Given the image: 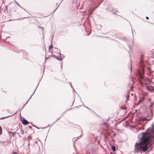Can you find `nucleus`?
Returning a JSON list of instances; mask_svg holds the SVG:
<instances>
[{"instance_id":"obj_1","label":"nucleus","mask_w":154,"mask_h":154,"mask_svg":"<svg viewBox=\"0 0 154 154\" xmlns=\"http://www.w3.org/2000/svg\"><path fill=\"white\" fill-rule=\"evenodd\" d=\"M140 136V141L136 143L135 146L134 152L142 151L145 152L148 149V146L150 142L154 140V123L152 125V128L148 129L145 132L142 133Z\"/></svg>"},{"instance_id":"obj_2","label":"nucleus","mask_w":154,"mask_h":154,"mask_svg":"<svg viewBox=\"0 0 154 154\" xmlns=\"http://www.w3.org/2000/svg\"><path fill=\"white\" fill-rule=\"evenodd\" d=\"M146 88L149 91H154V88L152 86H146Z\"/></svg>"},{"instance_id":"obj_3","label":"nucleus","mask_w":154,"mask_h":154,"mask_svg":"<svg viewBox=\"0 0 154 154\" xmlns=\"http://www.w3.org/2000/svg\"><path fill=\"white\" fill-rule=\"evenodd\" d=\"M22 123L24 125H27L29 123L28 122L24 119H23Z\"/></svg>"},{"instance_id":"obj_4","label":"nucleus","mask_w":154,"mask_h":154,"mask_svg":"<svg viewBox=\"0 0 154 154\" xmlns=\"http://www.w3.org/2000/svg\"><path fill=\"white\" fill-rule=\"evenodd\" d=\"M53 57L55 58H56L57 60H62L61 57H57L56 55H53L52 56Z\"/></svg>"},{"instance_id":"obj_5","label":"nucleus","mask_w":154,"mask_h":154,"mask_svg":"<svg viewBox=\"0 0 154 154\" xmlns=\"http://www.w3.org/2000/svg\"><path fill=\"white\" fill-rule=\"evenodd\" d=\"M38 85H37V86L36 88H35V90H34V92H33V93L31 95V96H30V98H29V99L28 100V101H27V102L25 104V105H24L23 107H24V106H25V105H26V104L27 103V102H28V101H29V100L31 98V97L33 95V94H34V93H35V90H36V88H37V87H38Z\"/></svg>"},{"instance_id":"obj_6","label":"nucleus","mask_w":154,"mask_h":154,"mask_svg":"<svg viewBox=\"0 0 154 154\" xmlns=\"http://www.w3.org/2000/svg\"><path fill=\"white\" fill-rule=\"evenodd\" d=\"M112 150L113 151H116V147L113 146H112L111 147Z\"/></svg>"},{"instance_id":"obj_7","label":"nucleus","mask_w":154,"mask_h":154,"mask_svg":"<svg viewBox=\"0 0 154 154\" xmlns=\"http://www.w3.org/2000/svg\"><path fill=\"white\" fill-rule=\"evenodd\" d=\"M129 95L128 94H127L126 95V98L127 100H128L129 99Z\"/></svg>"},{"instance_id":"obj_8","label":"nucleus","mask_w":154,"mask_h":154,"mask_svg":"<svg viewBox=\"0 0 154 154\" xmlns=\"http://www.w3.org/2000/svg\"><path fill=\"white\" fill-rule=\"evenodd\" d=\"M52 47V45H51L49 48V51H50L51 48Z\"/></svg>"},{"instance_id":"obj_9","label":"nucleus","mask_w":154,"mask_h":154,"mask_svg":"<svg viewBox=\"0 0 154 154\" xmlns=\"http://www.w3.org/2000/svg\"><path fill=\"white\" fill-rule=\"evenodd\" d=\"M20 131V130H19L18 129L16 131V133L17 134H19L20 132L19 131Z\"/></svg>"},{"instance_id":"obj_10","label":"nucleus","mask_w":154,"mask_h":154,"mask_svg":"<svg viewBox=\"0 0 154 154\" xmlns=\"http://www.w3.org/2000/svg\"><path fill=\"white\" fill-rule=\"evenodd\" d=\"M153 103H152V104L150 105V108L151 109H151L153 108Z\"/></svg>"},{"instance_id":"obj_11","label":"nucleus","mask_w":154,"mask_h":154,"mask_svg":"<svg viewBox=\"0 0 154 154\" xmlns=\"http://www.w3.org/2000/svg\"><path fill=\"white\" fill-rule=\"evenodd\" d=\"M20 131L22 134H23L24 132L23 130H20Z\"/></svg>"},{"instance_id":"obj_12","label":"nucleus","mask_w":154,"mask_h":154,"mask_svg":"<svg viewBox=\"0 0 154 154\" xmlns=\"http://www.w3.org/2000/svg\"><path fill=\"white\" fill-rule=\"evenodd\" d=\"M8 117H5L0 118V119H4L5 118H8Z\"/></svg>"},{"instance_id":"obj_13","label":"nucleus","mask_w":154,"mask_h":154,"mask_svg":"<svg viewBox=\"0 0 154 154\" xmlns=\"http://www.w3.org/2000/svg\"><path fill=\"white\" fill-rule=\"evenodd\" d=\"M140 64L141 66H142V65H143V63H142V60H141V61H140Z\"/></svg>"},{"instance_id":"obj_14","label":"nucleus","mask_w":154,"mask_h":154,"mask_svg":"<svg viewBox=\"0 0 154 154\" xmlns=\"http://www.w3.org/2000/svg\"><path fill=\"white\" fill-rule=\"evenodd\" d=\"M70 86H71V88H72L73 89V91H75V90H74V88H73V87H72V85H71H71H70Z\"/></svg>"},{"instance_id":"obj_15","label":"nucleus","mask_w":154,"mask_h":154,"mask_svg":"<svg viewBox=\"0 0 154 154\" xmlns=\"http://www.w3.org/2000/svg\"><path fill=\"white\" fill-rule=\"evenodd\" d=\"M0 143H4L5 142L4 141H0Z\"/></svg>"},{"instance_id":"obj_16","label":"nucleus","mask_w":154,"mask_h":154,"mask_svg":"<svg viewBox=\"0 0 154 154\" xmlns=\"http://www.w3.org/2000/svg\"><path fill=\"white\" fill-rule=\"evenodd\" d=\"M81 137H82L81 135H80V136L78 137L77 139H78L79 138H80Z\"/></svg>"},{"instance_id":"obj_17","label":"nucleus","mask_w":154,"mask_h":154,"mask_svg":"<svg viewBox=\"0 0 154 154\" xmlns=\"http://www.w3.org/2000/svg\"><path fill=\"white\" fill-rule=\"evenodd\" d=\"M109 10L110 11H113V10L112 9H109Z\"/></svg>"},{"instance_id":"obj_18","label":"nucleus","mask_w":154,"mask_h":154,"mask_svg":"<svg viewBox=\"0 0 154 154\" xmlns=\"http://www.w3.org/2000/svg\"><path fill=\"white\" fill-rule=\"evenodd\" d=\"M32 125L34 127H36V128H38V129H39V128H38L37 127H36L35 125Z\"/></svg>"},{"instance_id":"obj_19","label":"nucleus","mask_w":154,"mask_h":154,"mask_svg":"<svg viewBox=\"0 0 154 154\" xmlns=\"http://www.w3.org/2000/svg\"><path fill=\"white\" fill-rule=\"evenodd\" d=\"M146 19H149V17H146Z\"/></svg>"},{"instance_id":"obj_20","label":"nucleus","mask_w":154,"mask_h":154,"mask_svg":"<svg viewBox=\"0 0 154 154\" xmlns=\"http://www.w3.org/2000/svg\"><path fill=\"white\" fill-rule=\"evenodd\" d=\"M13 154H17L16 152H14Z\"/></svg>"},{"instance_id":"obj_21","label":"nucleus","mask_w":154,"mask_h":154,"mask_svg":"<svg viewBox=\"0 0 154 154\" xmlns=\"http://www.w3.org/2000/svg\"><path fill=\"white\" fill-rule=\"evenodd\" d=\"M86 108H88V109H89L88 108L85 107Z\"/></svg>"},{"instance_id":"obj_22","label":"nucleus","mask_w":154,"mask_h":154,"mask_svg":"<svg viewBox=\"0 0 154 154\" xmlns=\"http://www.w3.org/2000/svg\"><path fill=\"white\" fill-rule=\"evenodd\" d=\"M41 28L43 29V28L42 27H41Z\"/></svg>"},{"instance_id":"obj_23","label":"nucleus","mask_w":154,"mask_h":154,"mask_svg":"<svg viewBox=\"0 0 154 154\" xmlns=\"http://www.w3.org/2000/svg\"><path fill=\"white\" fill-rule=\"evenodd\" d=\"M55 10H54V12H53V13H54V12L55 11Z\"/></svg>"},{"instance_id":"obj_24","label":"nucleus","mask_w":154,"mask_h":154,"mask_svg":"<svg viewBox=\"0 0 154 154\" xmlns=\"http://www.w3.org/2000/svg\"><path fill=\"white\" fill-rule=\"evenodd\" d=\"M30 127V128H31V126H30V127Z\"/></svg>"},{"instance_id":"obj_25","label":"nucleus","mask_w":154,"mask_h":154,"mask_svg":"<svg viewBox=\"0 0 154 154\" xmlns=\"http://www.w3.org/2000/svg\"><path fill=\"white\" fill-rule=\"evenodd\" d=\"M71 84L70 83V85H71Z\"/></svg>"},{"instance_id":"obj_26","label":"nucleus","mask_w":154,"mask_h":154,"mask_svg":"<svg viewBox=\"0 0 154 154\" xmlns=\"http://www.w3.org/2000/svg\"><path fill=\"white\" fill-rule=\"evenodd\" d=\"M153 103H154V101H153Z\"/></svg>"}]
</instances>
